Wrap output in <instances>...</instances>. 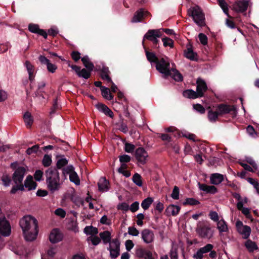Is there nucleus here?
Wrapping results in <instances>:
<instances>
[{"label": "nucleus", "mask_w": 259, "mask_h": 259, "mask_svg": "<svg viewBox=\"0 0 259 259\" xmlns=\"http://www.w3.org/2000/svg\"><path fill=\"white\" fill-rule=\"evenodd\" d=\"M153 200L151 197H147L144 199L141 203V206L144 210H147L149 208L151 204L152 203Z\"/></svg>", "instance_id": "obj_37"}, {"label": "nucleus", "mask_w": 259, "mask_h": 259, "mask_svg": "<svg viewBox=\"0 0 259 259\" xmlns=\"http://www.w3.org/2000/svg\"><path fill=\"white\" fill-rule=\"evenodd\" d=\"M248 7V1L247 0L236 1L232 5V10L237 13L245 12Z\"/></svg>", "instance_id": "obj_13"}, {"label": "nucleus", "mask_w": 259, "mask_h": 259, "mask_svg": "<svg viewBox=\"0 0 259 259\" xmlns=\"http://www.w3.org/2000/svg\"><path fill=\"white\" fill-rule=\"evenodd\" d=\"M209 216L212 220L218 222L217 227H227L226 222L224 220L219 221V218L217 212L213 211H210Z\"/></svg>", "instance_id": "obj_24"}, {"label": "nucleus", "mask_w": 259, "mask_h": 259, "mask_svg": "<svg viewBox=\"0 0 259 259\" xmlns=\"http://www.w3.org/2000/svg\"><path fill=\"white\" fill-rule=\"evenodd\" d=\"M11 228H0V235L9 236L11 233Z\"/></svg>", "instance_id": "obj_50"}, {"label": "nucleus", "mask_w": 259, "mask_h": 259, "mask_svg": "<svg viewBox=\"0 0 259 259\" xmlns=\"http://www.w3.org/2000/svg\"><path fill=\"white\" fill-rule=\"evenodd\" d=\"M203 252L199 248L196 253L193 255V258L194 259H202L203 257Z\"/></svg>", "instance_id": "obj_64"}, {"label": "nucleus", "mask_w": 259, "mask_h": 259, "mask_svg": "<svg viewBox=\"0 0 259 259\" xmlns=\"http://www.w3.org/2000/svg\"><path fill=\"white\" fill-rule=\"evenodd\" d=\"M39 28V26L37 24L30 23L28 25V30L33 33H37Z\"/></svg>", "instance_id": "obj_51"}, {"label": "nucleus", "mask_w": 259, "mask_h": 259, "mask_svg": "<svg viewBox=\"0 0 259 259\" xmlns=\"http://www.w3.org/2000/svg\"><path fill=\"white\" fill-rule=\"evenodd\" d=\"M46 184L48 189L51 193L58 191L61 188L60 176L56 168L50 167L45 171Z\"/></svg>", "instance_id": "obj_1"}, {"label": "nucleus", "mask_w": 259, "mask_h": 259, "mask_svg": "<svg viewBox=\"0 0 259 259\" xmlns=\"http://www.w3.org/2000/svg\"><path fill=\"white\" fill-rule=\"evenodd\" d=\"M162 40L163 42V46L165 47L168 46V47H170V48H173L174 41L171 39H170L167 37H164L162 38Z\"/></svg>", "instance_id": "obj_44"}, {"label": "nucleus", "mask_w": 259, "mask_h": 259, "mask_svg": "<svg viewBox=\"0 0 259 259\" xmlns=\"http://www.w3.org/2000/svg\"><path fill=\"white\" fill-rule=\"evenodd\" d=\"M119 158L120 163H127L129 162L131 160V156L126 154L119 156Z\"/></svg>", "instance_id": "obj_54"}, {"label": "nucleus", "mask_w": 259, "mask_h": 259, "mask_svg": "<svg viewBox=\"0 0 259 259\" xmlns=\"http://www.w3.org/2000/svg\"><path fill=\"white\" fill-rule=\"evenodd\" d=\"M81 61L85 68L90 71H92L94 68V65L90 61L88 56H85L81 58Z\"/></svg>", "instance_id": "obj_32"}, {"label": "nucleus", "mask_w": 259, "mask_h": 259, "mask_svg": "<svg viewBox=\"0 0 259 259\" xmlns=\"http://www.w3.org/2000/svg\"><path fill=\"white\" fill-rule=\"evenodd\" d=\"M20 227H38V222L35 218L26 215L20 220Z\"/></svg>", "instance_id": "obj_14"}, {"label": "nucleus", "mask_w": 259, "mask_h": 259, "mask_svg": "<svg viewBox=\"0 0 259 259\" xmlns=\"http://www.w3.org/2000/svg\"><path fill=\"white\" fill-rule=\"evenodd\" d=\"M200 203L199 201L193 198H188L183 202L184 205H196Z\"/></svg>", "instance_id": "obj_42"}, {"label": "nucleus", "mask_w": 259, "mask_h": 259, "mask_svg": "<svg viewBox=\"0 0 259 259\" xmlns=\"http://www.w3.org/2000/svg\"><path fill=\"white\" fill-rule=\"evenodd\" d=\"M188 14L199 26L203 27L206 25L204 14L199 6L190 8L188 10Z\"/></svg>", "instance_id": "obj_4"}, {"label": "nucleus", "mask_w": 259, "mask_h": 259, "mask_svg": "<svg viewBox=\"0 0 259 259\" xmlns=\"http://www.w3.org/2000/svg\"><path fill=\"white\" fill-rule=\"evenodd\" d=\"M101 239L103 240L104 243H109L112 241H111V233L109 231H104L100 233Z\"/></svg>", "instance_id": "obj_35"}, {"label": "nucleus", "mask_w": 259, "mask_h": 259, "mask_svg": "<svg viewBox=\"0 0 259 259\" xmlns=\"http://www.w3.org/2000/svg\"><path fill=\"white\" fill-rule=\"evenodd\" d=\"M55 214L60 217L62 218H64L66 215V212L63 209L59 208L56 209L55 211Z\"/></svg>", "instance_id": "obj_62"}, {"label": "nucleus", "mask_w": 259, "mask_h": 259, "mask_svg": "<svg viewBox=\"0 0 259 259\" xmlns=\"http://www.w3.org/2000/svg\"><path fill=\"white\" fill-rule=\"evenodd\" d=\"M37 186V183L33 181V177L29 175L25 180L24 184H23L22 182L19 185L13 186L10 191V193L14 194L16 193L18 190L24 191L25 190V188H27L28 191L35 190Z\"/></svg>", "instance_id": "obj_3"}, {"label": "nucleus", "mask_w": 259, "mask_h": 259, "mask_svg": "<svg viewBox=\"0 0 259 259\" xmlns=\"http://www.w3.org/2000/svg\"><path fill=\"white\" fill-rule=\"evenodd\" d=\"M10 168L14 171L12 179L15 185L22 183L25 175L28 171V167L26 165H21L19 162L15 161L11 163Z\"/></svg>", "instance_id": "obj_2"}, {"label": "nucleus", "mask_w": 259, "mask_h": 259, "mask_svg": "<svg viewBox=\"0 0 259 259\" xmlns=\"http://www.w3.org/2000/svg\"><path fill=\"white\" fill-rule=\"evenodd\" d=\"M43 171L40 169L36 170L34 174V178L36 181H40L42 180Z\"/></svg>", "instance_id": "obj_53"}, {"label": "nucleus", "mask_w": 259, "mask_h": 259, "mask_svg": "<svg viewBox=\"0 0 259 259\" xmlns=\"http://www.w3.org/2000/svg\"><path fill=\"white\" fill-rule=\"evenodd\" d=\"M244 245L248 251L249 252H253V251L258 249V247L256 244L251 240H247L245 242Z\"/></svg>", "instance_id": "obj_36"}, {"label": "nucleus", "mask_w": 259, "mask_h": 259, "mask_svg": "<svg viewBox=\"0 0 259 259\" xmlns=\"http://www.w3.org/2000/svg\"><path fill=\"white\" fill-rule=\"evenodd\" d=\"M150 13L143 8L138 10L134 14L131 20L133 23L141 22L143 19L149 15Z\"/></svg>", "instance_id": "obj_15"}, {"label": "nucleus", "mask_w": 259, "mask_h": 259, "mask_svg": "<svg viewBox=\"0 0 259 259\" xmlns=\"http://www.w3.org/2000/svg\"><path fill=\"white\" fill-rule=\"evenodd\" d=\"M25 65L28 71V74L34 73V67L29 61H26L25 62Z\"/></svg>", "instance_id": "obj_55"}, {"label": "nucleus", "mask_w": 259, "mask_h": 259, "mask_svg": "<svg viewBox=\"0 0 259 259\" xmlns=\"http://www.w3.org/2000/svg\"><path fill=\"white\" fill-rule=\"evenodd\" d=\"M172 78L177 81H181L183 79L182 75L176 69L171 70Z\"/></svg>", "instance_id": "obj_38"}, {"label": "nucleus", "mask_w": 259, "mask_h": 259, "mask_svg": "<svg viewBox=\"0 0 259 259\" xmlns=\"http://www.w3.org/2000/svg\"><path fill=\"white\" fill-rule=\"evenodd\" d=\"M166 132L168 133H173L175 137H179L180 136V132L175 126H169L165 129Z\"/></svg>", "instance_id": "obj_46"}, {"label": "nucleus", "mask_w": 259, "mask_h": 259, "mask_svg": "<svg viewBox=\"0 0 259 259\" xmlns=\"http://www.w3.org/2000/svg\"><path fill=\"white\" fill-rule=\"evenodd\" d=\"M198 37L203 45H206L207 44V37L205 34L200 33L198 35Z\"/></svg>", "instance_id": "obj_57"}, {"label": "nucleus", "mask_w": 259, "mask_h": 259, "mask_svg": "<svg viewBox=\"0 0 259 259\" xmlns=\"http://www.w3.org/2000/svg\"><path fill=\"white\" fill-rule=\"evenodd\" d=\"M139 208V203L138 202V201H135L134 202H133L130 207V210L133 212H136V211H137Z\"/></svg>", "instance_id": "obj_61"}, {"label": "nucleus", "mask_w": 259, "mask_h": 259, "mask_svg": "<svg viewBox=\"0 0 259 259\" xmlns=\"http://www.w3.org/2000/svg\"><path fill=\"white\" fill-rule=\"evenodd\" d=\"M246 161L247 163L251 166V167L254 169V170H255L256 171L257 170V164L252 158L247 157L246 158Z\"/></svg>", "instance_id": "obj_45"}, {"label": "nucleus", "mask_w": 259, "mask_h": 259, "mask_svg": "<svg viewBox=\"0 0 259 259\" xmlns=\"http://www.w3.org/2000/svg\"><path fill=\"white\" fill-rule=\"evenodd\" d=\"M133 182L138 186L141 187L142 186V177L138 173H135L132 178Z\"/></svg>", "instance_id": "obj_39"}, {"label": "nucleus", "mask_w": 259, "mask_h": 259, "mask_svg": "<svg viewBox=\"0 0 259 259\" xmlns=\"http://www.w3.org/2000/svg\"><path fill=\"white\" fill-rule=\"evenodd\" d=\"M135 146L131 143H125L124 146V150L127 153H133L135 149Z\"/></svg>", "instance_id": "obj_47"}, {"label": "nucleus", "mask_w": 259, "mask_h": 259, "mask_svg": "<svg viewBox=\"0 0 259 259\" xmlns=\"http://www.w3.org/2000/svg\"><path fill=\"white\" fill-rule=\"evenodd\" d=\"M101 91L102 95L105 99L109 101L113 100L114 95L111 93L110 90L109 88L106 87H102Z\"/></svg>", "instance_id": "obj_31"}, {"label": "nucleus", "mask_w": 259, "mask_h": 259, "mask_svg": "<svg viewBox=\"0 0 259 259\" xmlns=\"http://www.w3.org/2000/svg\"><path fill=\"white\" fill-rule=\"evenodd\" d=\"M63 234L58 228H54L49 234V241L53 244L61 241L63 238Z\"/></svg>", "instance_id": "obj_12"}, {"label": "nucleus", "mask_w": 259, "mask_h": 259, "mask_svg": "<svg viewBox=\"0 0 259 259\" xmlns=\"http://www.w3.org/2000/svg\"><path fill=\"white\" fill-rule=\"evenodd\" d=\"M179 188L177 186H175L172 193L171 194V197L175 200H178L179 199Z\"/></svg>", "instance_id": "obj_49"}, {"label": "nucleus", "mask_w": 259, "mask_h": 259, "mask_svg": "<svg viewBox=\"0 0 259 259\" xmlns=\"http://www.w3.org/2000/svg\"><path fill=\"white\" fill-rule=\"evenodd\" d=\"M142 235L144 241L147 243L152 242L153 239V234L148 229H145L142 232Z\"/></svg>", "instance_id": "obj_27"}, {"label": "nucleus", "mask_w": 259, "mask_h": 259, "mask_svg": "<svg viewBox=\"0 0 259 259\" xmlns=\"http://www.w3.org/2000/svg\"><path fill=\"white\" fill-rule=\"evenodd\" d=\"M64 157V156L62 155H57L56 157L57 161L56 163V167L55 168L57 170L58 169H62V168L67 165L68 163V160Z\"/></svg>", "instance_id": "obj_23"}, {"label": "nucleus", "mask_w": 259, "mask_h": 259, "mask_svg": "<svg viewBox=\"0 0 259 259\" xmlns=\"http://www.w3.org/2000/svg\"><path fill=\"white\" fill-rule=\"evenodd\" d=\"M193 108L200 114H204L205 112L204 107L200 104H194Z\"/></svg>", "instance_id": "obj_52"}, {"label": "nucleus", "mask_w": 259, "mask_h": 259, "mask_svg": "<svg viewBox=\"0 0 259 259\" xmlns=\"http://www.w3.org/2000/svg\"><path fill=\"white\" fill-rule=\"evenodd\" d=\"M12 179L9 175H4L2 178V181L3 185L5 187L10 186Z\"/></svg>", "instance_id": "obj_43"}, {"label": "nucleus", "mask_w": 259, "mask_h": 259, "mask_svg": "<svg viewBox=\"0 0 259 259\" xmlns=\"http://www.w3.org/2000/svg\"><path fill=\"white\" fill-rule=\"evenodd\" d=\"M213 245L212 244H207L205 246L201 247L200 249H201L202 252H203V253L204 254L211 251Z\"/></svg>", "instance_id": "obj_60"}, {"label": "nucleus", "mask_w": 259, "mask_h": 259, "mask_svg": "<svg viewBox=\"0 0 259 259\" xmlns=\"http://www.w3.org/2000/svg\"><path fill=\"white\" fill-rule=\"evenodd\" d=\"M225 181L224 176L219 173H213L210 175V182L211 184L218 185Z\"/></svg>", "instance_id": "obj_21"}, {"label": "nucleus", "mask_w": 259, "mask_h": 259, "mask_svg": "<svg viewBox=\"0 0 259 259\" xmlns=\"http://www.w3.org/2000/svg\"><path fill=\"white\" fill-rule=\"evenodd\" d=\"M196 232L201 237L204 238H210L213 235L210 228H197Z\"/></svg>", "instance_id": "obj_18"}, {"label": "nucleus", "mask_w": 259, "mask_h": 259, "mask_svg": "<svg viewBox=\"0 0 259 259\" xmlns=\"http://www.w3.org/2000/svg\"><path fill=\"white\" fill-rule=\"evenodd\" d=\"M237 231L243 239H247L251 233L250 228H237Z\"/></svg>", "instance_id": "obj_34"}, {"label": "nucleus", "mask_w": 259, "mask_h": 259, "mask_svg": "<svg viewBox=\"0 0 259 259\" xmlns=\"http://www.w3.org/2000/svg\"><path fill=\"white\" fill-rule=\"evenodd\" d=\"M107 249L110 252V256L112 258H116L120 254V242L117 239H113L109 244Z\"/></svg>", "instance_id": "obj_10"}, {"label": "nucleus", "mask_w": 259, "mask_h": 259, "mask_svg": "<svg viewBox=\"0 0 259 259\" xmlns=\"http://www.w3.org/2000/svg\"><path fill=\"white\" fill-rule=\"evenodd\" d=\"M98 188L100 191L106 192L109 190L110 183L105 178H102L98 182Z\"/></svg>", "instance_id": "obj_22"}, {"label": "nucleus", "mask_w": 259, "mask_h": 259, "mask_svg": "<svg viewBox=\"0 0 259 259\" xmlns=\"http://www.w3.org/2000/svg\"><path fill=\"white\" fill-rule=\"evenodd\" d=\"M67 173H69V180L75 185L80 184V180L77 174L74 170V167L72 165L67 166Z\"/></svg>", "instance_id": "obj_16"}, {"label": "nucleus", "mask_w": 259, "mask_h": 259, "mask_svg": "<svg viewBox=\"0 0 259 259\" xmlns=\"http://www.w3.org/2000/svg\"><path fill=\"white\" fill-rule=\"evenodd\" d=\"M71 57L75 62H77L80 59V54L78 51H73L71 53Z\"/></svg>", "instance_id": "obj_59"}, {"label": "nucleus", "mask_w": 259, "mask_h": 259, "mask_svg": "<svg viewBox=\"0 0 259 259\" xmlns=\"http://www.w3.org/2000/svg\"><path fill=\"white\" fill-rule=\"evenodd\" d=\"M84 233L88 236L87 241H91L94 245H97L101 242V239L96 236L98 233L97 228H84Z\"/></svg>", "instance_id": "obj_8"}, {"label": "nucleus", "mask_w": 259, "mask_h": 259, "mask_svg": "<svg viewBox=\"0 0 259 259\" xmlns=\"http://www.w3.org/2000/svg\"><path fill=\"white\" fill-rule=\"evenodd\" d=\"M47 68L49 72L51 73H54L57 69V66L50 62L47 65Z\"/></svg>", "instance_id": "obj_58"}, {"label": "nucleus", "mask_w": 259, "mask_h": 259, "mask_svg": "<svg viewBox=\"0 0 259 259\" xmlns=\"http://www.w3.org/2000/svg\"><path fill=\"white\" fill-rule=\"evenodd\" d=\"M199 188L200 190L211 194H214L218 192V189L214 186L207 185L205 184L198 183Z\"/></svg>", "instance_id": "obj_20"}, {"label": "nucleus", "mask_w": 259, "mask_h": 259, "mask_svg": "<svg viewBox=\"0 0 259 259\" xmlns=\"http://www.w3.org/2000/svg\"><path fill=\"white\" fill-rule=\"evenodd\" d=\"M135 156L138 163L140 164L144 165L148 161V153L143 147H139L136 149Z\"/></svg>", "instance_id": "obj_11"}, {"label": "nucleus", "mask_w": 259, "mask_h": 259, "mask_svg": "<svg viewBox=\"0 0 259 259\" xmlns=\"http://www.w3.org/2000/svg\"><path fill=\"white\" fill-rule=\"evenodd\" d=\"M216 107L220 116L225 114H230L233 117H234L237 115L236 108L234 105L221 103L217 105Z\"/></svg>", "instance_id": "obj_7"}, {"label": "nucleus", "mask_w": 259, "mask_h": 259, "mask_svg": "<svg viewBox=\"0 0 259 259\" xmlns=\"http://www.w3.org/2000/svg\"><path fill=\"white\" fill-rule=\"evenodd\" d=\"M118 209L126 211L130 209V207L127 203L122 202L118 205Z\"/></svg>", "instance_id": "obj_63"}, {"label": "nucleus", "mask_w": 259, "mask_h": 259, "mask_svg": "<svg viewBox=\"0 0 259 259\" xmlns=\"http://www.w3.org/2000/svg\"><path fill=\"white\" fill-rule=\"evenodd\" d=\"M42 164L45 167L49 166L52 163V156L48 154H45L42 159Z\"/></svg>", "instance_id": "obj_41"}, {"label": "nucleus", "mask_w": 259, "mask_h": 259, "mask_svg": "<svg viewBox=\"0 0 259 259\" xmlns=\"http://www.w3.org/2000/svg\"><path fill=\"white\" fill-rule=\"evenodd\" d=\"M208 109V111L207 117L209 120L212 122H215L217 120L218 117L220 116L218 110H217L216 108L215 110L214 111L210 107H209Z\"/></svg>", "instance_id": "obj_25"}, {"label": "nucleus", "mask_w": 259, "mask_h": 259, "mask_svg": "<svg viewBox=\"0 0 259 259\" xmlns=\"http://www.w3.org/2000/svg\"><path fill=\"white\" fill-rule=\"evenodd\" d=\"M144 49L145 51V54L146 56V58L149 62L151 63H156V62L159 59V57H157L155 53L152 52H149L148 51L147 48L146 47H144Z\"/></svg>", "instance_id": "obj_26"}, {"label": "nucleus", "mask_w": 259, "mask_h": 259, "mask_svg": "<svg viewBox=\"0 0 259 259\" xmlns=\"http://www.w3.org/2000/svg\"><path fill=\"white\" fill-rule=\"evenodd\" d=\"M184 54L185 57L190 60L194 61L197 59L195 57L197 54L194 52L191 46L188 47L187 49L184 51Z\"/></svg>", "instance_id": "obj_29"}, {"label": "nucleus", "mask_w": 259, "mask_h": 259, "mask_svg": "<svg viewBox=\"0 0 259 259\" xmlns=\"http://www.w3.org/2000/svg\"><path fill=\"white\" fill-rule=\"evenodd\" d=\"M96 107L97 109L104 113L106 115L108 116L111 118H113L114 116V113L112 110L105 104L101 103H98L96 105Z\"/></svg>", "instance_id": "obj_19"}, {"label": "nucleus", "mask_w": 259, "mask_h": 259, "mask_svg": "<svg viewBox=\"0 0 259 259\" xmlns=\"http://www.w3.org/2000/svg\"><path fill=\"white\" fill-rule=\"evenodd\" d=\"M162 36V32L161 29H149L144 35L142 44L144 48V41L148 40L152 42L151 47L153 49H158L159 47V40L157 39Z\"/></svg>", "instance_id": "obj_5"}, {"label": "nucleus", "mask_w": 259, "mask_h": 259, "mask_svg": "<svg viewBox=\"0 0 259 259\" xmlns=\"http://www.w3.org/2000/svg\"><path fill=\"white\" fill-rule=\"evenodd\" d=\"M38 149H39V145L38 144L32 146L31 147L28 148L26 150V152L28 155H31L32 153H37V152L38 150Z\"/></svg>", "instance_id": "obj_48"}, {"label": "nucleus", "mask_w": 259, "mask_h": 259, "mask_svg": "<svg viewBox=\"0 0 259 259\" xmlns=\"http://www.w3.org/2000/svg\"><path fill=\"white\" fill-rule=\"evenodd\" d=\"M38 59L42 65H47L50 62V60L44 55H39Z\"/></svg>", "instance_id": "obj_56"}, {"label": "nucleus", "mask_w": 259, "mask_h": 259, "mask_svg": "<svg viewBox=\"0 0 259 259\" xmlns=\"http://www.w3.org/2000/svg\"><path fill=\"white\" fill-rule=\"evenodd\" d=\"M184 97L190 99H196L201 97L198 95V92L192 90H186L183 93Z\"/></svg>", "instance_id": "obj_30"}, {"label": "nucleus", "mask_w": 259, "mask_h": 259, "mask_svg": "<svg viewBox=\"0 0 259 259\" xmlns=\"http://www.w3.org/2000/svg\"><path fill=\"white\" fill-rule=\"evenodd\" d=\"M207 90V86L206 82L203 79L199 78L197 80L196 91L198 95L201 97L204 95V93Z\"/></svg>", "instance_id": "obj_17"}, {"label": "nucleus", "mask_w": 259, "mask_h": 259, "mask_svg": "<svg viewBox=\"0 0 259 259\" xmlns=\"http://www.w3.org/2000/svg\"><path fill=\"white\" fill-rule=\"evenodd\" d=\"M180 209L181 207L180 206L171 204L167 207L165 211L167 214L176 216L179 213Z\"/></svg>", "instance_id": "obj_28"}, {"label": "nucleus", "mask_w": 259, "mask_h": 259, "mask_svg": "<svg viewBox=\"0 0 259 259\" xmlns=\"http://www.w3.org/2000/svg\"><path fill=\"white\" fill-rule=\"evenodd\" d=\"M25 239L27 241H32L36 239L39 230L38 228H22Z\"/></svg>", "instance_id": "obj_9"}, {"label": "nucleus", "mask_w": 259, "mask_h": 259, "mask_svg": "<svg viewBox=\"0 0 259 259\" xmlns=\"http://www.w3.org/2000/svg\"><path fill=\"white\" fill-rule=\"evenodd\" d=\"M23 118L27 127L28 128L31 127L33 122V118L31 113L29 112H25Z\"/></svg>", "instance_id": "obj_33"}, {"label": "nucleus", "mask_w": 259, "mask_h": 259, "mask_svg": "<svg viewBox=\"0 0 259 259\" xmlns=\"http://www.w3.org/2000/svg\"><path fill=\"white\" fill-rule=\"evenodd\" d=\"M156 69L160 73L163 74L165 76L171 75V70H170V64L167 57H160L155 63Z\"/></svg>", "instance_id": "obj_6"}, {"label": "nucleus", "mask_w": 259, "mask_h": 259, "mask_svg": "<svg viewBox=\"0 0 259 259\" xmlns=\"http://www.w3.org/2000/svg\"><path fill=\"white\" fill-rule=\"evenodd\" d=\"M91 71H90L87 69L83 68L80 70L78 76L80 77H82L84 79H88L90 77Z\"/></svg>", "instance_id": "obj_40"}]
</instances>
